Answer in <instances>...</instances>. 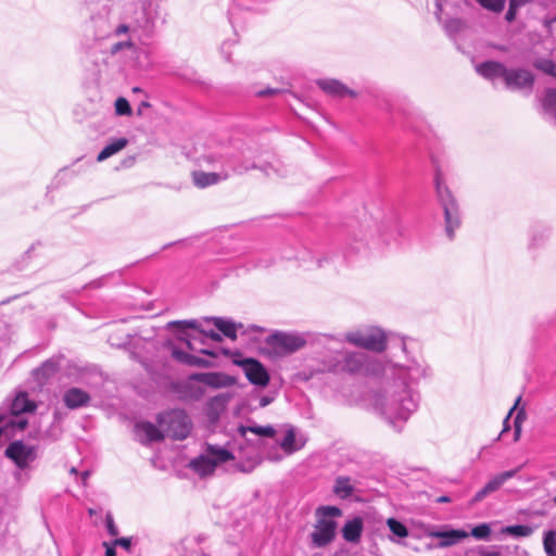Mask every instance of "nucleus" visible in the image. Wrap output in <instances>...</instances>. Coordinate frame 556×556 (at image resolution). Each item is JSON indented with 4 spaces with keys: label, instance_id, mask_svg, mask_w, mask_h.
Wrapping results in <instances>:
<instances>
[{
    "label": "nucleus",
    "instance_id": "f257e3e1",
    "mask_svg": "<svg viewBox=\"0 0 556 556\" xmlns=\"http://www.w3.org/2000/svg\"><path fill=\"white\" fill-rule=\"evenodd\" d=\"M431 374L426 361L413 355L405 341L397 339L386 363L383 384L372 396L374 413L395 432H401L419 407L420 393L416 387Z\"/></svg>",
    "mask_w": 556,
    "mask_h": 556
},
{
    "label": "nucleus",
    "instance_id": "f03ea898",
    "mask_svg": "<svg viewBox=\"0 0 556 556\" xmlns=\"http://www.w3.org/2000/svg\"><path fill=\"white\" fill-rule=\"evenodd\" d=\"M384 367L379 359L363 352H345L334 358L329 366L333 372H345L353 376L378 377L384 376Z\"/></svg>",
    "mask_w": 556,
    "mask_h": 556
},
{
    "label": "nucleus",
    "instance_id": "7ed1b4c3",
    "mask_svg": "<svg viewBox=\"0 0 556 556\" xmlns=\"http://www.w3.org/2000/svg\"><path fill=\"white\" fill-rule=\"evenodd\" d=\"M434 187L437 199L443 210L445 233L448 239H453L455 230L460 227L462 216L457 200L445 185L441 170L435 169Z\"/></svg>",
    "mask_w": 556,
    "mask_h": 556
},
{
    "label": "nucleus",
    "instance_id": "20e7f679",
    "mask_svg": "<svg viewBox=\"0 0 556 556\" xmlns=\"http://www.w3.org/2000/svg\"><path fill=\"white\" fill-rule=\"evenodd\" d=\"M4 456L16 467L13 478L18 484L29 481L31 464L37 459L36 446L28 445L22 440H14L4 450Z\"/></svg>",
    "mask_w": 556,
    "mask_h": 556
},
{
    "label": "nucleus",
    "instance_id": "39448f33",
    "mask_svg": "<svg viewBox=\"0 0 556 556\" xmlns=\"http://www.w3.org/2000/svg\"><path fill=\"white\" fill-rule=\"evenodd\" d=\"M166 16L157 3L149 2L132 22L131 35L146 43L165 24Z\"/></svg>",
    "mask_w": 556,
    "mask_h": 556
},
{
    "label": "nucleus",
    "instance_id": "423d86ee",
    "mask_svg": "<svg viewBox=\"0 0 556 556\" xmlns=\"http://www.w3.org/2000/svg\"><path fill=\"white\" fill-rule=\"evenodd\" d=\"M341 515L342 510L337 506H320L316 509L317 522L311 533L313 547H326L334 540L338 523L332 518Z\"/></svg>",
    "mask_w": 556,
    "mask_h": 556
},
{
    "label": "nucleus",
    "instance_id": "0eeeda50",
    "mask_svg": "<svg viewBox=\"0 0 556 556\" xmlns=\"http://www.w3.org/2000/svg\"><path fill=\"white\" fill-rule=\"evenodd\" d=\"M250 149L228 150L218 155H208V163L218 164L222 173H227V179L231 175H241L250 169L257 168L255 162L250 157Z\"/></svg>",
    "mask_w": 556,
    "mask_h": 556
},
{
    "label": "nucleus",
    "instance_id": "6e6552de",
    "mask_svg": "<svg viewBox=\"0 0 556 556\" xmlns=\"http://www.w3.org/2000/svg\"><path fill=\"white\" fill-rule=\"evenodd\" d=\"M157 422L164 434L174 440H185L192 429L188 414L179 408L159 414Z\"/></svg>",
    "mask_w": 556,
    "mask_h": 556
},
{
    "label": "nucleus",
    "instance_id": "1a4fd4ad",
    "mask_svg": "<svg viewBox=\"0 0 556 556\" xmlns=\"http://www.w3.org/2000/svg\"><path fill=\"white\" fill-rule=\"evenodd\" d=\"M345 340L355 346L382 352L387 349V334L378 327L368 326L345 333Z\"/></svg>",
    "mask_w": 556,
    "mask_h": 556
},
{
    "label": "nucleus",
    "instance_id": "9d476101",
    "mask_svg": "<svg viewBox=\"0 0 556 556\" xmlns=\"http://www.w3.org/2000/svg\"><path fill=\"white\" fill-rule=\"evenodd\" d=\"M233 364L241 367L247 379L255 386L266 387L270 377L265 366L253 357L235 358Z\"/></svg>",
    "mask_w": 556,
    "mask_h": 556
},
{
    "label": "nucleus",
    "instance_id": "9b49d317",
    "mask_svg": "<svg viewBox=\"0 0 556 556\" xmlns=\"http://www.w3.org/2000/svg\"><path fill=\"white\" fill-rule=\"evenodd\" d=\"M267 343L285 353H293L301 350L306 340L299 333L276 331L268 337Z\"/></svg>",
    "mask_w": 556,
    "mask_h": 556
},
{
    "label": "nucleus",
    "instance_id": "f8f14e48",
    "mask_svg": "<svg viewBox=\"0 0 556 556\" xmlns=\"http://www.w3.org/2000/svg\"><path fill=\"white\" fill-rule=\"evenodd\" d=\"M190 379L213 389L229 388L237 382L235 377L219 371L194 372L190 376Z\"/></svg>",
    "mask_w": 556,
    "mask_h": 556
},
{
    "label": "nucleus",
    "instance_id": "ddd939ff",
    "mask_svg": "<svg viewBox=\"0 0 556 556\" xmlns=\"http://www.w3.org/2000/svg\"><path fill=\"white\" fill-rule=\"evenodd\" d=\"M519 471V468L503 471L496 476H494L491 480L488 481V483L480 489L473 497L470 500L469 504L472 506L482 500H484L490 494L496 492L507 480L514 478L517 472Z\"/></svg>",
    "mask_w": 556,
    "mask_h": 556
},
{
    "label": "nucleus",
    "instance_id": "4468645a",
    "mask_svg": "<svg viewBox=\"0 0 556 556\" xmlns=\"http://www.w3.org/2000/svg\"><path fill=\"white\" fill-rule=\"evenodd\" d=\"M504 81L506 87L511 90L531 89L534 84V76L525 68H507Z\"/></svg>",
    "mask_w": 556,
    "mask_h": 556
},
{
    "label": "nucleus",
    "instance_id": "2eb2a0df",
    "mask_svg": "<svg viewBox=\"0 0 556 556\" xmlns=\"http://www.w3.org/2000/svg\"><path fill=\"white\" fill-rule=\"evenodd\" d=\"M62 356H54L45 361L33 370V377L39 386H45L61 369Z\"/></svg>",
    "mask_w": 556,
    "mask_h": 556
},
{
    "label": "nucleus",
    "instance_id": "dca6fc26",
    "mask_svg": "<svg viewBox=\"0 0 556 556\" xmlns=\"http://www.w3.org/2000/svg\"><path fill=\"white\" fill-rule=\"evenodd\" d=\"M552 235V228L543 223H535L529 230L528 250L535 252L546 245Z\"/></svg>",
    "mask_w": 556,
    "mask_h": 556
},
{
    "label": "nucleus",
    "instance_id": "f3484780",
    "mask_svg": "<svg viewBox=\"0 0 556 556\" xmlns=\"http://www.w3.org/2000/svg\"><path fill=\"white\" fill-rule=\"evenodd\" d=\"M317 86L328 96H331L333 98H344V97H351L356 98L357 92L350 89L348 86H345L343 83H341L338 79L333 78H323L318 79L316 81Z\"/></svg>",
    "mask_w": 556,
    "mask_h": 556
},
{
    "label": "nucleus",
    "instance_id": "a211bd4d",
    "mask_svg": "<svg viewBox=\"0 0 556 556\" xmlns=\"http://www.w3.org/2000/svg\"><path fill=\"white\" fill-rule=\"evenodd\" d=\"M430 538H437L441 541L438 543L439 547H448L457 544L462 540L469 536V533L460 529L450 530H434L428 533Z\"/></svg>",
    "mask_w": 556,
    "mask_h": 556
},
{
    "label": "nucleus",
    "instance_id": "6ab92c4d",
    "mask_svg": "<svg viewBox=\"0 0 556 556\" xmlns=\"http://www.w3.org/2000/svg\"><path fill=\"white\" fill-rule=\"evenodd\" d=\"M64 405L70 409L85 407L90 402V395L80 388L72 387L63 393Z\"/></svg>",
    "mask_w": 556,
    "mask_h": 556
},
{
    "label": "nucleus",
    "instance_id": "aec40b11",
    "mask_svg": "<svg viewBox=\"0 0 556 556\" xmlns=\"http://www.w3.org/2000/svg\"><path fill=\"white\" fill-rule=\"evenodd\" d=\"M476 71L482 77L495 80L502 78L504 80L507 67L496 61H484L476 66Z\"/></svg>",
    "mask_w": 556,
    "mask_h": 556
},
{
    "label": "nucleus",
    "instance_id": "412c9836",
    "mask_svg": "<svg viewBox=\"0 0 556 556\" xmlns=\"http://www.w3.org/2000/svg\"><path fill=\"white\" fill-rule=\"evenodd\" d=\"M135 431L137 435H144V438H140V442L142 444L162 441L165 437L163 431L150 421L137 422L135 426Z\"/></svg>",
    "mask_w": 556,
    "mask_h": 556
},
{
    "label": "nucleus",
    "instance_id": "4be33fe9",
    "mask_svg": "<svg viewBox=\"0 0 556 556\" xmlns=\"http://www.w3.org/2000/svg\"><path fill=\"white\" fill-rule=\"evenodd\" d=\"M446 0H435V18L443 24L444 30L448 37L455 38L456 35L465 27V22L460 18H450L442 22V7Z\"/></svg>",
    "mask_w": 556,
    "mask_h": 556
},
{
    "label": "nucleus",
    "instance_id": "5701e85b",
    "mask_svg": "<svg viewBox=\"0 0 556 556\" xmlns=\"http://www.w3.org/2000/svg\"><path fill=\"white\" fill-rule=\"evenodd\" d=\"M37 408L34 401L29 400L26 392H20L13 399L10 405V413L12 416H20L24 413H31Z\"/></svg>",
    "mask_w": 556,
    "mask_h": 556
},
{
    "label": "nucleus",
    "instance_id": "b1692460",
    "mask_svg": "<svg viewBox=\"0 0 556 556\" xmlns=\"http://www.w3.org/2000/svg\"><path fill=\"white\" fill-rule=\"evenodd\" d=\"M204 452L207 454L211 460H213L215 468L222 464L235 459L233 454L229 450L217 444L206 443Z\"/></svg>",
    "mask_w": 556,
    "mask_h": 556
},
{
    "label": "nucleus",
    "instance_id": "393cba45",
    "mask_svg": "<svg viewBox=\"0 0 556 556\" xmlns=\"http://www.w3.org/2000/svg\"><path fill=\"white\" fill-rule=\"evenodd\" d=\"M193 184L199 188H206L208 186L215 185L219 181H224L227 179V173L213 172L205 173L202 170L193 172L192 174Z\"/></svg>",
    "mask_w": 556,
    "mask_h": 556
},
{
    "label": "nucleus",
    "instance_id": "a878e982",
    "mask_svg": "<svg viewBox=\"0 0 556 556\" xmlns=\"http://www.w3.org/2000/svg\"><path fill=\"white\" fill-rule=\"evenodd\" d=\"M363 528V520L359 517H355L344 523L342 536L346 542L357 543L361 540Z\"/></svg>",
    "mask_w": 556,
    "mask_h": 556
},
{
    "label": "nucleus",
    "instance_id": "bb28decb",
    "mask_svg": "<svg viewBox=\"0 0 556 556\" xmlns=\"http://www.w3.org/2000/svg\"><path fill=\"white\" fill-rule=\"evenodd\" d=\"M189 467L201 477H206L215 471L214 463L203 451L198 457L190 460Z\"/></svg>",
    "mask_w": 556,
    "mask_h": 556
},
{
    "label": "nucleus",
    "instance_id": "cd10ccee",
    "mask_svg": "<svg viewBox=\"0 0 556 556\" xmlns=\"http://www.w3.org/2000/svg\"><path fill=\"white\" fill-rule=\"evenodd\" d=\"M355 491L352 479L348 476H338L332 486L333 494L340 500L350 498Z\"/></svg>",
    "mask_w": 556,
    "mask_h": 556
},
{
    "label": "nucleus",
    "instance_id": "c85d7f7f",
    "mask_svg": "<svg viewBox=\"0 0 556 556\" xmlns=\"http://www.w3.org/2000/svg\"><path fill=\"white\" fill-rule=\"evenodd\" d=\"M172 355L176 361H178L181 364L188 365V366L202 367V368H207L211 366L210 361L199 357V356H195V355H192V354H189V353H187L182 350H179L177 348H174L172 350Z\"/></svg>",
    "mask_w": 556,
    "mask_h": 556
},
{
    "label": "nucleus",
    "instance_id": "c756f323",
    "mask_svg": "<svg viewBox=\"0 0 556 556\" xmlns=\"http://www.w3.org/2000/svg\"><path fill=\"white\" fill-rule=\"evenodd\" d=\"M541 105L545 118L553 121L556 125V88L545 89Z\"/></svg>",
    "mask_w": 556,
    "mask_h": 556
},
{
    "label": "nucleus",
    "instance_id": "7c9ffc66",
    "mask_svg": "<svg viewBox=\"0 0 556 556\" xmlns=\"http://www.w3.org/2000/svg\"><path fill=\"white\" fill-rule=\"evenodd\" d=\"M207 321H212L214 326L227 338L231 340L237 339V329L242 327V324H236L230 319L223 317H210Z\"/></svg>",
    "mask_w": 556,
    "mask_h": 556
},
{
    "label": "nucleus",
    "instance_id": "2f4dec72",
    "mask_svg": "<svg viewBox=\"0 0 556 556\" xmlns=\"http://www.w3.org/2000/svg\"><path fill=\"white\" fill-rule=\"evenodd\" d=\"M198 321L194 320V319H191V320H174V321H169L167 324V328L168 329H178L179 330V334H178V339L184 341L187 345V348L189 350H193V345L191 343V341L186 337V329H198Z\"/></svg>",
    "mask_w": 556,
    "mask_h": 556
},
{
    "label": "nucleus",
    "instance_id": "473e14b6",
    "mask_svg": "<svg viewBox=\"0 0 556 556\" xmlns=\"http://www.w3.org/2000/svg\"><path fill=\"white\" fill-rule=\"evenodd\" d=\"M128 144V140L126 138H116L110 143H108L98 154L97 161L103 162L112 155L116 154L121 150H123Z\"/></svg>",
    "mask_w": 556,
    "mask_h": 556
},
{
    "label": "nucleus",
    "instance_id": "72a5a7b5",
    "mask_svg": "<svg viewBox=\"0 0 556 556\" xmlns=\"http://www.w3.org/2000/svg\"><path fill=\"white\" fill-rule=\"evenodd\" d=\"M238 432L241 437H245L247 432H252L260 437L273 438L276 434V430L273 426H239Z\"/></svg>",
    "mask_w": 556,
    "mask_h": 556
},
{
    "label": "nucleus",
    "instance_id": "f704fd0d",
    "mask_svg": "<svg viewBox=\"0 0 556 556\" xmlns=\"http://www.w3.org/2000/svg\"><path fill=\"white\" fill-rule=\"evenodd\" d=\"M279 445L288 455L293 454L294 452L302 448V445L296 443L294 428L287 430L283 439L279 442Z\"/></svg>",
    "mask_w": 556,
    "mask_h": 556
},
{
    "label": "nucleus",
    "instance_id": "c9c22d12",
    "mask_svg": "<svg viewBox=\"0 0 556 556\" xmlns=\"http://www.w3.org/2000/svg\"><path fill=\"white\" fill-rule=\"evenodd\" d=\"M230 399L231 395L229 393L218 394L210 399L207 403L210 413L218 415L222 410L225 409Z\"/></svg>",
    "mask_w": 556,
    "mask_h": 556
},
{
    "label": "nucleus",
    "instance_id": "e433bc0d",
    "mask_svg": "<svg viewBox=\"0 0 556 556\" xmlns=\"http://www.w3.org/2000/svg\"><path fill=\"white\" fill-rule=\"evenodd\" d=\"M502 533L514 538H527L533 533V529L527 525H514L504 527Z\"/></svg>",
    "mask_w": 556,
    "mask_h": 556
},
{
    "label": "nucleus",
    "instance_id": "4c0bfd02",
    "mask_svg": "<svg viewBox=\"0 0 556 556\" xmlns=\"http://www.w3.org/2000/svg\"><path fill=\"white\" fill-rule=\"evenodd\" d=\"M543 547L547 556H556V530H547L544 532Z\"/></svg>",
    "mask_w": 556,
    "mask_h": 556
},
{
    "label": "nucleus",
    "instance_id": "58836bf2",
    "mask_svg": "<svg viewBox=\"0 0 556 556\" xmlns=\"http://www.w3.org/2000/svg\"><path fill=\"white\" fill-rule=\"evenodd\" d=\"M387 525L394 535L399 538H406L408 535V529L402 521L395 518H389Z\"/></svg>",
    "mask_w": 556,
    "mask_h": 556
},
{
    "label": "nucleus",
    "instance_id": "ea45409f",
    "mask_svg": "<svg viewBox=\"0 0 556 556\" xmlns=\"http://www.w3.org/2000/svg\"><path fill=\"white\" fill-rule=\"evenodd\" d=\"M483 9L501 13L505 9L506 0H476Z\"/></svg>",
    "mask_w": 556,
    "mask_h": 556
},
{
    "label": "nucleus",
    "instance_id": "a19ab883",
    "mask_svg": "<svg viewBox=\"0 0 556 556\" xmlns=\"http://www.w3.org/2000/svg\"><path fill=\"white\" fill-rule=\"evenodd\" d=\"M470 535L477 540H489L491 535V527L485 522L479 523L471 529Z\"/></svg>",
    "mask_w": 556,
    "mask_h": 556
},
{
    "label": "nucleus",
    "instance_id": "79ce46f5",
    "mask_svg": "<svg viewBox=\"0 0 556 556\" xmlns=\"http://www.w3.org/2000/svg\"><path fill=\"white\" fill-rule=\"evenodd\" d=\"M535 67L543 73L556 77V64L549 59H542L535 62Z\"/></svg>",
    "mask_w": 556,
    "mask_h": 556
},
{
    "label": "nucleus",
    "instance_id": "37998d69",
    "mask_svg": "<svg viewBox=\"0 0 556 556\" xmlns=\"http://www.w3.org/2000/svg\"><path fill=\"white\" fill-rule=\"evenodd\" d=\"M115 112L117 115L126 116L131 114V106L126 98L119 97L115 101Z\"/></svg>",
    "mask_w": 556,
    "mask_h": 556
},
{
    "label": "nucleus",
    "instance_id": "c03bdc74",
    "mask_svg": "<svg viewBox=\"0 0 556 556\" xmlns=\"http://www.w3.org/2000/svg\"><path fill=\"white\" fill-rule=\"evenodd\" d=\"M258 462L251 458L248 459L247 462H238L236 464V468L240 472L250 473L256 468Z\"/></svg>",
    "mask_w": 556,
    "mask_h": 556
},
{
    "label": "nucleus",
    "instance_id": "a18cd8bd",
    "mask_svg": "<svg viewBox=\"0 0 556 556\" xmlns=\"http://www.w3.org/2000/svg\"><path fill=\"white\" fill-rule=\"evenodd\" d=\"M14 418L10 419L7 424H5V427L7 428H17L18 430H24L27 425H28V421L26 418L24 417H21L20 416H13Z\"/></svg>",
    "mask_w": 556,
    "mask_h": 556
},
{
    "label": "nucleus",
    "instance_id": "49530a36",
    "mask_svg": "<svg viewBox=\"0 0 556 556\" xmlns=\"http://www.w3.org/2000/svg\"><path fill=\"white\" fill-rule=\"evenodd\" d=\"M526 419V415L523 410H519L515 417L514 420V428H515V440L519 439L520 432H521V425L523 420Z\"/></svg>",
    "mask_w": 556,
    "mask_h": 556
},
{
    "label": "nucleus",
    "instance_id": "de8ad7c7",
    "mask_svg": "<svg viewBox=\"0 0 556 556\" xmlns=\"http://www.w3.org/2000/svg\"><path fill=\"white\" fill-rule=\"evenodd\" d=\"M282 92H285V90L278 89V88H264V89H260V90L255 91V96L260 97V98H265V97H274V96L280 94Z\"/></svg>",
    "mask_w": 556,
    "mask_h": 556
},
{
    "label": "nucleus",
    "instance_id": "09e8293b",
    "mask_svg": "<svg viewBox=\"0 0 556 556\" xmlns=\"http://www.w3.org/2000/svg\"><path fill=\"white\" fill-rule=\"evenodd\" d=\"M68 174H70V169L67 167H63L62 169H60L58 172V174L55 175L51 186L54 188H58L62 182L65 181Z\"/></svg>",
    "mask_w": 556,
    "mask_h": 556
},
{
    "label": "nucleus",
    "instance_id": "8fccbe9b",
    "mask_svg": "<svg viewBox=\"0 0 556 556\" xmlns=\"http://www.w3.org/2000/svg\"><path fill=\"white\" fill-rule=\"evenodd\" d=\"M40 242L33 243L23 254V261L28 262L36 255V251L40 248Z\"/></svg>",
    "mask_w": 556,
    "mask_h": 556
},
{
    "label": "nucleus",
    "instance_id": "3c124183",
    "mask_svg": "<svg viewBox=\"0 0 556 556\" xmlns=\"http://www.w3.org/2000/svg\"><path fill=\"white\" fill-rule=\"evenodd\" d=\"M132 46L134 45H132L131 40L116 42V43L112 45L111 53L116 54L117 52L122 51L123 49L130 48Z\"/></svg>",
    "mask_w": 556,
    "mask_h": 556
},
{
    "label": "nucleus",
    "instance_id": "603ef678",
    "mask_svg": "<svg viewBox=\"0 0 556 556\" xmlns=\"http://www.w3.org/2000/svg\"><path fill=\"white\" fill-rule=\"evenodd\" d=\"M106 529L110 535L115 536L118 534L117 527L114 523L112 516L108 515L105 518Z\"/></svg>",
    "mask_w": 556,
    "mask_h": 556
},
{
    "label": "nucleus",
    "instance_id": "864d4df0",
    "mask_svg": "<svg viewBox=\"0 0 556 556\" xmlns=\"http://www.w3.org/2000/svg\"><path fill=\"white\" fill-rule=\"evenodd\" d=\"M519 9L516 8V7H513V4H509L508 5V10L505 14V20L508 22V23H511L516 20V16H517V11Z\"/></svg>",
    "mask_w": 556,
    "mask_h": 556
},
{
    "label": "nucleus",
    "instance_id": "5fc2aeb1",
    "mask_svg": "<svg viewBox=\"0 0 556 556\" xmlns=\"http://www.w3.org/2000/svg\"><path fill=\"white\" fill-rule=\"evenodd\" d=\"M131 28H132V23L130 25H127V24H121L116 27L115 29V34L117 36L122 35V34H127V33H131Z\"/></svg>",
    "mask_w": 556,
    "mask_h": 556
},
{
    "label": "nucleus",
    "instance_id": "6e6d98bb",
    "mask_svg": "<svg viewBox=\"0 0 556 556\" xmlns=\"http://www.w3.org/2000/svg\"><path fill=\"white\" fill-rule=\"evenodd\" d=\"M274 400H275V397L273 395H263L260 399L258 407H261V408L266 407L269 404H271L274 402Z\"/></svg>",
    "mask_w": 556,
    "mask_h": 556
},
{
    "label": "nucleus",
    "instance_id": "4d7b16f0",
    "mask_svg": "<svg viewBox=\"0 0 556 556\" xmlns=\"http://www.w3.org/2000/svg\"><path fill=\"white\" fill-rule=\"evenodd\" d=\"M115 545H119L126 549H129L130 548V545H131V542H130V539L129 538H119V539H116L115 542H114Z\"/></svg>",
    "mask_w": 556,
    "mask_h": 556
},
{
    "label": "nucleus",
    "instance_id": "13d9d810",
    "mask_svg": "<svg viewBox=\"0 0 556 556\" xmlns=\"http://www.w3.org/2000/svg\"><path fill=\"white\" fill-rule=\"evenodd\" d=\"M201 332L204 333L206 337H208L211 340H213L215 342L222 341V336L214 330H210V331L201 330Z\"/></svg>",
    "mask_w": 556,
    "mask_h": 556
},
{
    "label": "nucleus",
    "instance_id": "bf43d9fd",
    "mask_svg": "<svg viewBox=\"0 0 556 556\" xmlns=\"http://www.w3.org/2000/svg\"><path fill=\"white\" fill-rule=\"evenodd\" d=\"M520 399H521L520 396H518V397H517L515 405L510 408V410L508 412V415H507V416H506V418L504 419V422H503V425H504L503 432H505V431H507V430L509 429V425H508L509 417H510V415L513 414V412H514L515 407L517 406V404L519 403Z\"/></svg>",
    "mask_w": 556,
    "mask_h": 556
},
{
    "label": "nucleus",
    "instance_id": "052dcab7",
    "mask_svg": "<svg viewBox=\"0 0 556 556\" xmlns=\"http://www.w3.org/2000/svg\"><path fill=\"white\" fill-rule=\"evenodd\" d=\"M531 2H533V0H509V4H513V7L518 9Z\"/></svg>",
    "mask_w": 556,
    "mask_h": 556
},
{
    "label": "nucleus",
    "instance_id": "680f3d73",
    "mask_svg": "<svg viewBox=\"0 0 556 556\" xmlns=\"http://www.w3.org/2000/svg\"><path fill=\"white\" fill-rule=\"evenodd\" d=\"M89 477H90V471L89 470H84V471H81L79 473V478H80V481H81L83 485H86Z\"/></svg>",
    "mask_w": 556,
    "mask_h": 556
},
{
    "label": "nucleus",
    "instance_id": "e2e57ef3",
    "mask_svg": "<svg viewBox=\"0 0 556 556\" xmlns=\"http://www.w3.org/2000/svg\"><path fill=\"white\" fill-rule=\"evenodd\" d=\"M227 48H228V42H224V43L222 45V48H220V49H222V52L225 54L226 60H228V61H229V60H230V55H229V53L226 51V49H227Z\"/></svg>",
    "mask_w": 556,
    "mask_h": 556
},
{
    "label": "nucleus",
    "instance_id": "0e129e2a",
    "mask_svg": "<svg viewBox=\"0 0 556 556\" xmlns=\"http://www.w3.org/2000/svg\"><path fill=\"white\" fill-rule=\"evenodd\" d=\"M452 500L447 495H442L437 498V503H450Z\"/></svg>",
    "mask_w": 556,
    "mask_h": 556
},
{
    "label": "nucleus",
    "instance_id": "69168bd1",
    "mask_svg": "<svg viewBox=\"0 0 556 556\" xmlns=\"http://www.w3.org/2000/svg\"><path fill=\"white\" fill-rule=\"evenodd\" d=\"M105 556H116V551L114 547H106Z\"/></svg>",
    "mask_w": 556,
    "mask_h": 556
},
{
    "label": "nucleus",
    "instance_id": "338daca9",
    "mask_svg": "<svg viewBox=\"0 0 556 556\" xmlns=\"http://www.w3.org/2000/svg\"><path fill=\"white\" fill-rule=\"evenodd\" d=\"M141 108H149L150 106V103L147 102V101H142L141 104H140Z\"/></svg>",
    "mask_w": 556,
    "mask_h": 556
},
{
    "label": "nucleus",
    "instance_id": "774afa93",
    "mask_svg": "<svg viewBox=\"0 0 556 556\" xmlns=\"http://www.w3.org/2000/svg\"><path fill=\"white\" fill-rule=\"evenodd\" d=\"M201 353H202V354H206V355H211V356H212V355H214V354H213L211 351H208V350H201Z\"/></svg>",
    "mask_w": 556,
    "mask_h": 556
}]
</instances>
